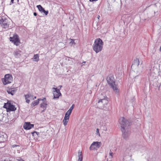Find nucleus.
I'll return each mask as SVG.
<instances>
[{"mask_svg":"<svg viewBox=\"0 0 161 161\" xmlns=\"http://www.w3.org/2000/svg\"><path fill=\"white\" fill-rule=\"evenodd\" d=\"M119 123L121 127L122 136L125 140H127L130 134V131L129 130V127L130 123L129 121L123 117H120L119 119Z\"/></svg>","mask_w":161,"mask_h":161,"instance_id":"nucleus-1","label":"nucleus"},{"mask_svg":"<svg viewBox=\"0 0 161 161\" xmlns=\"http://www.w3.org/2000/svg\"><path fill=\"white\" fill-rule=\"evenodd\" d=\"M103 45L102 40L99 38H97L95 40L92 46L93 49L96 53H97L102 51Z\"/></svg>","mask_w":161,"mask_h":161,"instance_id":"nucleus-2","label":"nucleus"},{"mask_svg":"<svg viewBox=\"0 0 161 161\" xmlns=\"http://www.w3.org/2000/svg\"><path fill=\"white\" fill-rule=\"evenodd\" d=\"M108 84L112 87L114 92L117 94L119 92V90L115 84V80L113 75H109L107 78Z\"/></svg>","mask_w":161,"mask_h":161,"instance_id":"nucleus-3","label":"nucleus"},{"mask_svg":"<svg viewBox=\"0 0 161 161\" xmlns=\"http://www.w3.org/2000/svg\"><path fill=\"white\" fill-rule=\"evenodd\" d=\"M3 108H6L7 112L14 111L16 110V108L14 105L11 104L10 101H8L6 103H5Z\"/></svg>","mask_w":161,"mask_h":161,"instance_id":"nucleus-4","label":"nucleus"},{"mask_svg":"<svg viewBox=\"0 0 161 161\" xmlns=\"http://www.w3.org/2000/svg\"><path fill=\"white\" fill-rule=\"evenodd\" d=\"M13 80L12 75L9 74H6L3 79H2L3 83L4 85H6L11 82Z\"/></svg>","mask_w":161,"mask_h":161,"instance_id":"nucleus-5","label":"nucleus"},{"mask_svg":"<svg viewBox=\"0 0 161 161\" xmlns=\"http://www.w3.org/2000/svg\"><path fill=\"white\" fill-rule=\"evenodd\" d=\"M0 24L5 29L8 28L9 25L8 20L5 17L1 16H0Z\"/></svg>","mask_w":161,"mask_h":161,"instance_id":"nucleus-6","label":"nucleus"},{"mask_svg":"<svg viewBox=\"0 0 161 161\" xmlns=\"http://www.w3.org/2000/svg\"><path fill=\"white\" fill-rule=\"evenodd\" d=\"M9 40L17 46H18L20 43L19 36L16 34L14 35L13 37H10Z\"/></svg>","mask_w":161,"mask_h":161,"instance_id":"nucleus-7","label":"nucleus"},{"mask_svg":"<svg viewBox=\"0 0 161 161\" xmlns=\"http://www.w3.org/2000/svg\"><path fill=\"white\" fill-rule=\"evenodd\" d=\"M101 143L98 142H94L91 145L90 147V150H92L96 149V148H99L101 147Z\"/></svg>","mask_w":161,"mask_h":161,"instance_id":"nucleus-8","label":"nucleus"},{"mask_svg":"<svg viewBox=\"0 0 161 161\" xmlns=\"http://www.w3.org/2000/svg\"><path fill=\"white\" fill-rule=\"evenodd\" d=\"M34 125L33 124H31L30 122L25 123L23 128L25 130H30L34 127Z\"/></svg>","mask_w":161,"mask_h":161,"instance_id":"nucleus-9","label":"nucleus"},{"mask_svg":"<svg viewBox=\"0 0 161 161\" xmlns=\"http://www.w3.org/2000/svg\"><path fill=\"white\" fill-rule=\"evenodd\" d=\"M25 97L26 102L28 103H29L30 102V99H34L33 97V96L31 94L29 93L25 95Z\"/></svg>","mask_w":161,"mask_h":161,"instance_id":"nucleus-10","label":"nucleus"},{"mask_svg":"<svg viewBox=\"0 0 161 161\" xmlns=\"http://www.w3.org/2000/svg\"><path fill=\"white\" fill-rule=\"evenodd\" d=\"M106 98H102L99 99L98 102V103H102L103 104V105H106L108 103V101L109 99L106 97Z\"/></svg>","mask_w":161,"mask_h":161,"instance_id":"nucleus-11","label":"nucleus"},{"mask_svg":"<svg viewBox=\"0 0 161 161\" xmlns=\"http://www.w3.org/2000/svg\"><path fill=\"white\" fill-rule=\"evenodd\" d=\"M7 91L8 94L13 95L15 93L16 90L14 88H8L7 90Z\"/></svg>","mask_w":161,"mask_h":161,"instance_id":"nucleus-12","label":"nucleus"},{"mask_svg":"<svg viewBox=\"0 0 161 161\" xmlns=\"http://www.w3.org/2000/svg\"><path fill=\"white\" fill-rule=\"evenodd\" d=\"M78 161H82L83 155H82V152L80 150H79L78 152Z\"/></svg>","mask_w":161,"mask_h":161,"instance_id":"nucleus-13","label":"nucleus"},{"mask_svg":"<svg viewBox=\"0 0 161 161\" xmlns=\"http://www.w3.org/2000/svg\"><path fill=\"white\" fill-rule=\"evenodd\" d=\"M40 105L41 107L43 109L42 112H44L46 109L47 104L46 103L43 102Z\"/></svg>","mask_w":161,"mask_h":161,"instance_id":"nucleus-14","label":"nucleus"},{"mask_svg":"<svg viewBox=\"0 0 161 161\" xmlns=\"http://www.w3.org/2000/svg\"><path fill=\"white\" fill-rule=\"evenodd\" d=\"M21 51L19 50H16L14 52V55L16 58H19L21 56Z\"/></svg>","mask_w":161,"mask_h":161,"instance_id":"nucleus-15","label":"nucleus"},{"mask_svg":"<svg viewBox=\"0 0 161 161\" xmlns=\"http://www.w3.org/2000/svg\"><path fill=\"white\" fill-rule=\"evenodd\" d=\"M7 137V136L5 134L4 135H0V142H3L6 141Z\"/></svg>","mask_w":161,"mask_h":161,"instance_id":"nucleus-16","label":"nucleus"},{"mask_svg":"<svg viewBox=\"0 0 161 161\" xmlns=\"http://www.w3.org/2000/svg\"><path fill=\"white\" fill-rule=\"evenodd\" d=\"M139 65V60L138 58H136L135 59L133 62L132 64V66L133 65H135L137 66H138Z\"/></svg>","mask_w":161,"mask_h":161,"instance_id":"nucleus-17","label":"nucleus"},{"mask_svg":"<svg viewBox=\"0 0 161 161\" xmlns=\"http://www.w3.org/2000/svg\"><path fill=\"white\" fill-rule=\"evenodd\" d=\"M39 101L40 99H38L37 100L32 102L31 104V105L32 107H34L35 106L37 105L39 103Z\"/></svg>","mask_w":161,"mask_h":161,"instance_id":"nucleus-18","label":"nucleus"},{"mask_svg":"<svg viewBox=\"0 0 161 161\" xmlns=\"http://www.w3.org/2000/svg\"><path fill=\"white\" fill-rule=\"evenodd\" d=\"M32 59L35 62H38L39 60V56L38 54H34Z\"/></svg>","mask_w":161,"mask_h":161,"instance_id":"nucleus-19","label":"nucleus"},{"mask_svg":"<svg viewBox=\"0 0 161 161\" xmlns=\"http://www.w3.org/2000/svg\"><path fill=\"white\" fill-rule=\"evenodd\" d=\"M61 95V93H57L56 92H53L54 98H58L59 96Z\"/></svg>","mask_w":161,"mask_h":161,"instance_id":"nucleus-20","label":"nucleus"},{"mask_svg":"<svg viewBox=\"0 0 161 161\" xmlns=\"http://www.w3.org/2000/svg\"><path fill=\"white\" fill-rule=\"evenodd\" d=\"M53 89L55 90L54 91H53V92H56V93H61L59 89H58L57 88H54V87L53 88Z\"/></svg>","mask_w":161,"mask_h":161,"instance_id":"nucleus-21","label":"nucleus"},{"mask_svg":"<svg viewBox=\"0 0 161 161\" xmlns=\"http://www.w3.org/2000/svg\"><path fill=\"white\" fill-rule=\"evenodd\" d=\"M69 121L68 119H64L63 121L64 124V126H66L67 124V123Z\"/></svg>","mask_w":161,"mask_h":161,"instance_id":"nucleus-22","label":"nucleus"},{"mask_svg":"<svg viewBox=\"0 0 161 161\" xmlns=\"http://www.w3.org/2000/svg\"><path fill=\"white\" fill-rule=\"evenodd\" d=\"M157 82L158 83V84L157 85V86L158 88V90H161V81L159 83L158 82V81Z\"/></svg>","mask_w":161,"mask_h":161,"instance_id":"nucleus-23","label":"nucleus"},{"mask_svg":"<svg viewBox=\"0 0 161 161\" xmlns=\"http://www.w3.org/2000/svg\"><path fill=\"white\" fill-rule=\"evenodd\" d=\"M36 7L38 8L39 10L41 11L42 10L43 8L42 7L41 5H39L36 6Z\"/></svg>","mask_w":161,"mask_h":161,"instance_id":"nucleus-24","label":"nucleus"},{"mask_svg":"<svg viewBox=\"0 0 161 161\" xmlns=\"http://www.w3.org/2000/svg\"><path fill=\"white\" fill-rule=\"evenodd\" d=\"M69 111V110H68L67 112L65 114L66 115H67L68 116H69V115H70L71 113V112L70 111Z\"/></svg>","mask_w":161,"mask_h":161,"instance_id":"nucleus-25","label":"nucleus"},{"mask_svg":"<svg viewBox=\"0 0 161 161\" xmlns=\"http://www.w3.org/2000/svg\"><path fill=\"white\" fill-rule=\"evenodd\" d=\"M75 43L74 42V40H71V41L70 42L69 44L70 45L72 46L73 45H75Z\"/></svg>","mask_w":161,"mask_h":161,"instance_id":"nucleus-26","label":"nucleus"},{"mask_svg":"<svg viewBox=\"0 0 161 161\" xmlns=\"http://www.w3.org/2000/svg\"><path fill=\"white\" fill-rule=\"evenodd\" d=\"M74 107H75V105L73 104L72 105V106H71V107L70 108L69 110V111H70L71 112H72V111L73 110V109L74 108Z\"/></svg>","mask_w":161,"mask_h":161,"instance_id":"nucleus-27","label":"nucleus"},{"mask_svg":"<svg viewBox=\"0 0 161 161\" xmlns=\"http://www.w3.org/2000/svg\"><path fill=\"white\" fill-rule=\"evenodd\" d=\"M34 133H36L38 136H39V135H40L39 132H36V131H34L31 133L32 135H33Z\"/></svg>","mask_w":161,"mask_h":161,"instance_id":"nucleus-28","label":"nucleus"},{"mask_svg":"<svg viewBox=\"0 0 161 161\" xmlns=\"http://www.w3.org/2000/svg\"><path fill=\"white\" fill-rule=\"evenodd\" d=\"M43 12L45 14V15H47L48 13V10L46 11L44 10Z\"/></svg>","mask_w":161,"mask_h":161,"instance_id":"nucleus-29","label":"nucleus"},{"mask_svg":"<svg viewBox=\"0 0 161 161\" xmlns=\"http://www.w3.org/2000/svg\"><path fill=\"white\" fill-rule=\"evenodd\" d=\"M69 116H68L67 115H66V114H65V116L64 117V119H69Z\"/></svg>","mask_w":161,"mask_h":161,"instance_id":"nucleus-30","label":"nucleus"},{"mask_svg":"<svg viewBox=\"0 0 161 161\" xmlns=\"http://www.w3.org/2000/svg\"><path fill=\"white\" fill-rule=\"evenodd\" d=\"M40 99V100H42L43 102H44V103H45V102L46 101V98H44L43 99Z\"/></svg>","mask_w":161,"mask_h":161,"instance_id":"nucleus-31","label":"nucleus"},{"mask_svg":"<svg viewBox=\"0 0 161 161\" xmlns=\"http://www.w3.org/2000/svg\"><path fill=\"white\" fill-rule=\"evenodd\" d=\"M19 146L16 145H13L12 146V147L13 148H14L15 147H16L18 146Z\"/></svg>","mask_w":161,"mask_h":161,"instance_id":"nucleus-32","label":"nucleus"},{"mask_svg":"<svg viewBox=\"0 0 161 161\" xmlns=\"http://www.w3.org/2000/svg\"><path fill=\"white\" fill-rule=\"evenodd\" d=\"M113 153L112 152H110L109 153V155L111 157V158H113Z\"/></svg>","mask_w":161,"mask_h":161,"instance_id":"nucleus-33","label":"nucleus"},{"mask_svg":"<svg viewBox=\"0 0 161 161\" xmlns=\"http://www.w3.org/2000/svg\"><path fill=\"white\" fill-rule=\"evenodd\" d=\"M18 161H25L24 160H23L22 158H20L19 159H18Z\"/></svg>","mask_w":161,"mask_h":161,"instance_id":"nucleus-34","label":"nucleus"},{"mask_svg":"<svg viewBox=\"0 0 161 161\" xmlns=\"http://www.w3.org/2000/svg\"><path fill=\"white\" fill-rule=\"evenodd\" d=\"M14 0H11V2L10 5L11 4V3H14Z\"/></svg>","mask_w":161,"mask_h":161,"instance_id":"nucleus-35","label":"nucleus"},{"mask_svg":"<svg viewBox=\"0 0 161 161\" xmlns=\"http://www.w3.org/2000/svg\"><path fill=\"white\" fill-rule=\"evenodd\" d=\"M96 132L97 133H98L99 134H100L99 133V129H97Z\"/></svg>","mask_w":161,"mask_h":161,"instance_id":"nucleus-36","label":"nucleus"},{"mask_svg":"<svg viewBox=\"0 0 161 161\" xmlns=\"http://www.w3.org/2000/svg\"><path fill=\"white\" fill-rule=\"evenodd\" d=\"M33 15L35 16H36L37 15V14L36 13L34 12L33 13Z\"/></svg>","mask_w":161,"mask_h":161,"instance_id":"nucleus-37","label":"nucleus"},{"mask_svg":"<svg viewBox=\"0 0 161 161\" xmlns=\"http://www.w3.org/2000/svg\"><path fill=\"white\" fill-rule=\"evenodd\" d=\"M44 8H42L40 12H43V11L44 10Z\"/></svg>","mask_w":161,"mask_h":161,"instance_id":"nucleus-38","label":"nucleus"},{"mask_svg":"<svg viewBox=\"0 0 161 161\" xmlns=\"http://www.w3.org/2000/svg\"><path fill=\"white\" fill-rule=\"evenodd\" d=\"M97 0H89L90 2H93V1H97Z\"/></svg>","mask_w":161,"mask_h":161,"instance_id":"nucleus-39","label":"nucleus"},{"mask_svg":"<svg viewBox=\"0 0 161 161\" xmlns=\"http://www.w3.org/2000/svg\"><path fill=\"white\" fill-rule=\"evenodd\" d=\"M58 87H60V89H60L62 87V85L59 86H58Z\"/></svg>","mask_w":161,"mask_h":161,"instance_id":"nucleus-40","label":"nucleus"},{"mask_svg":"<svg viewBox=\"0 0 161 161\" xmlns=\"http://www.w3.org/2000/svg\"><path fill=\"white\" fill-rule=\"evenodd\" d=\"M85 63H86V62H85H85H83L82 63V64L83 65V64H84Z\"/></svg>","mask_w":161,"mask_h":161,"instance_id":"nucleus-41","label":"nucleus"},{"mask_svg":"<svg viewBox=\"0 0 161 161\" xmlns=\"http://www.w3.org/2000/svg\"><path fill=\"white\" fill-rule=\"evenodd\" d=\"M159 50H160V51L161 52V46H160V47Z\"/></svg>","mask_w":161,"mask_h":161,"instance_id":"nucleus-42","label":"nucleus"},{"mask_svg":"<svg viewBox=\"0 0 161 161\" xmlns=\"http://www.w3.org/2000/svg\"><path fill=\"white\" fill-rule=\"evenodd\" d=\"M138 77V76H136L135 77V79H136V78H137V77Z\"/></svg>","mask_w":161,"mask_h":161,"instance_id":"nucleus-43","label":"nucleus"},{"mask_svg":"<svg viewBox=\"0 0 161 161\" xmlns=\"http://www.w3.org/2000/svg\"><path fill=\"white\" fill-rule=\"evenodd\" d=\"M35 133H34L33 135H32V136H35Z\"/></svg>","mask_w":161,"mask_h":161,"instance_id":"nucleus-44","label":"nucleus"},{"mask_svg":"<svg viewBox=\"0 0 161 161\" xmlns=\"http://www.w3.org/2000/svg\"><path fill=\"white\" fill-rule=\"evenodd\" d=\"M36 97L35 96L34 97V99H36Z\"/></svg>","mask_w":161,"mask_h":161,"instance_id":"nucleus-45","label":"nucleus"},{"mask_svg":"<svg viewBox=\"0 0 161 161\" xmlns=\"http://www.w3.org/2000/svg\"><path fill=\"white\" fill-rule=\"evenodd\" d=\"M18 1V0H17Z\"/></svg>","mask_w":161,"mask_h":161,"instance_id":"nucleus-46","label":"nucleus"}]
</instances>
